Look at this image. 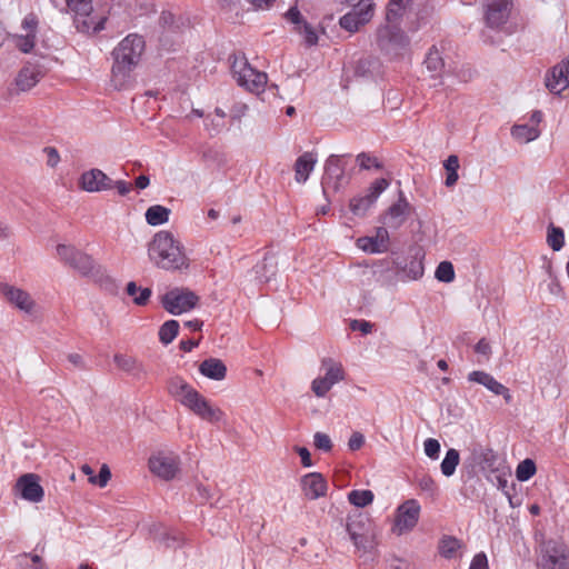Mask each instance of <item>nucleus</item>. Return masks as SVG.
I'll return each instance as SVG.
<instances>
[{
    "instance_id": "obj_1",
    "label": "nucleus",
    "mask_w": 569,
    "mask_h": 569,
    "mask_svg": "<svg viewBox=\"0 0 569 569\" xmlns=\"http://www.w3.org/2000/svg\"><path fill=\"white\" fill-rule=\"evenodd\" d=\"M144 47L143 38L131 33L113 48L111 51L112 64L109 82L113 90H128L133 86V72L141 61Z\"/></svg>"
},
{
    "instance_id": "obj_2",
    "label": "nucleus",
    "mask_w": 569,
    "mask_h": 569,
    "mask_svg": "<svg viewBox=\"0 0 569 569\" xmlns=\"http://www.w3.org/2000/svg\"><path fill=\"white\" fill-rule=\"evenodd\" d=\"M150 260L164 270H178L188 267L183 248L170 231L157 232L148 248Z\"/></svg>"
},
{
    "instance_id": "obj_3",
    "label": "nucleus",
    "mask_w": 569,
    "mask_h": 569,
    "mask_svg": "<svg viewBox=\"0 0 569 569\" xmlns=\"http://www.w3.org/2000/svg\"><path fill=\"white\" fill-rule=\"evenodd\" d=\"M376 44L385 57L398 59L409 51L410 39L396 23L387 22L377 29Z\"/></svg>"
},
{
    "instance_id": "obj_4",
    "label": "nucleus",
    "mask_w": 569,
    "mask_h": 569,
    "mask_svg": "<svg viewBox=\"0 0 569 569\" xmlns=\"http://www.w3.org/2000/svg\"><path fill=\"white\" fill-rule=\"evenodd\" d=\"M231 72L237 83L250 92L260 93L267 84V73L256 70L250 66L244 56H236Z\"/></svg>"
},
{
    "instance_id": "obj_5",
    "label": "nucleus",
    "mask_w": 569,
    "mask_h": 569,
    "mask_svg": "<svg viewBox=\"0 0 569 569\" xmlns=\"http://www.w3.org/2000/svg\"><path fill=\"white\" fill-rule=\"evenodd\" d=\"M68 10L73 13L76 28L80 32H99L104 29L106 18L92 17V0H66Z\"/></svg>"
},
{
    "instance_id": "obj_6",
    "label": "nucleus",
    "mask_w": 569,
    "mask_h": 569,
    "mask_svg": "<svg viewBox=\"0 0 569 569\" xmlns=\"http://www.w3.org/2000/svg\"><path fill=\"white\" fill-rule=\"evenodd\" d=\"M349 183L346 174V156L331 154L325 162V173L321 179L323 193L328 190L339 191Z\"/></svg>"
},
{
    "instance_id": "obj_7",
    "label": "nucleus",
    "mask_w": 569,
    "mask_h": 569,
    "mask_svg": "<svg viewBox=\"0 0 569 569\" xmlns=\"http://www.w3.org/2000/svg\"><path fill=\"white\" fill-rule=\"evenodd\" d=\"M346 530L357 549L366 550L372 539V523L368 515L355 511L347 518Z\"/></svg>"
},
{
    "instance_id": "obj_8",
    "label": "nucleus",
    "mask_w": 569,
    "mask_h": 569,
    "mask_svg": "<svg viewBox=\"0 0 569 569\" xmlns=\"http://www.w3.org/2000/svg\"><path fill=\"white\" fill-rule=\"evenodd\" d=\"M199 297L191 290L174 288L161 297V305L166 311L178 316L196 308Z\"/></svg>"
},
{
    "instance_id": "obj_9",
    "label": "nucleus",
    "mask_w": 569,
    "mask_h": 569,
    "mask_svg": "<svg viewBox=\"0 0 569 569\" xmlns=\"http://www.w3.org/2000/svg\"><path fill=\"white\" fill-rule=\"evenodd\" d=\"M321 368L326 371L325 376L318 377L311 382V390L319 398L325 397L336 383L345 379L342 365L331 358H323Z\"/></svg>"
},
{
    "instance_id": "obj_10",
    "label": "nucleus",
    "mask_w": 569,
    "mask_h": 569,
    "mask_svg": "<svg viewBox=\"0 0 569 569\" xmlns=\"http://www.w3.org/2000/svg\"><path fill=\"white\" fill-rule=\"evenodd\" d=\"M183 406L197 417L210 423H218L224 419V412L197 390L187 399Z\"/></svg>"
},
{
    "instance_id": "obj_11",
    "label": "nucleus",
    "mask_w": 569,
    "mask_h": 569,
    "mask_svg": "<svg viewBox=\"0 0 569 569\" xmlns=\"http://www.w3.org/2000/svg\"><path fill=\"white\" fill-rule=\"evenodd\" d=\"M57 254L61 261L83 276H88L93 271V259L72 246L59 244L57 247Z\"/></svg>"
},
{
    "instance_id": "obj_12",
    "label": "nucleus",
    "mask_w": 569,
    "mask_h": 569,
    "mask_svg": "<svg viewBox=\"0 0 569 569\" xmlns=\"http://www.w3.org/2000/svg\"><path fill=\"white\" fill-rule=\"evenodd\" d=\"M389 187L385 178L376 179L368 188L365 196L355 197L350 200V211L356 216H365L379 196Z\"/></svg>"
},
{
    "instance_id": "obj_13",
    "label": "nucleus",
    "mask_w": 569,
    "mask_h": 569,
    "mask_svg": "<svg viewBox=\"0 0 569 569\" xmlns=\"http://www.w3.org/2000/svg\"><path fill=\"white\" fill-rule=\"evenodd\" d=\"M13 490L21 499L33 503L41 502L44 497V490L40 485V477L31 472L20 476Z\"/></svg>"
},
{
    "instance_id": "obj_14",
    "label": "nucleus",
    "mask_w": 569,
    "mask_h": 569,
    "mask_svg": "<svg viewBox=\"0 0 569 569\" xmlns=\"http://www.w3.org/2000/svg\"><path fill=\"white\" fill-rule=\"evenodd\" d=\"M513 0H486L485 21L492 29L503 26L511 13Z\"/></svg>"
},
{
    "instance_id": "obj_15",
    "label": "nucleus",
    "mask_w": 569,
    "mask_h": 569,
    "mask_svg": "<svg viewBox=\"0 0 569 569\" xmlns=\"http://www.w3.org/2000/svg\"><path fill=\"white\" fill-rule=\"evenodd\" d=\"M0 295L7 302L24 313L31 315L36 309L37 303L34 299L22 288L9 283H0Z\"/></svg>"
},
{
    "instance_id": "obj_16",
    "label": "nucleus",
    "mask_w": 569,
    "mask_h": 569,
    "mask_svg": "<svg viewBox=\"0 0 569 569\" xmlns=\"http://www.w3.org/2000/svg\"><path fill=\"white\" fill-rule=\"evenodd\" d=\"M420 505L416 499H409L397 509L395 527L398 535L412 530L419 520Z\"/></svg>"
},
{
    "instance_id": "obj_17",
    "label": "nucleus",
    "mask_w": 569,
    "mask_h": 569,
    "mask_svg": "<svg viewBox=\"0 0 569 569\" xmlns=\"http://www.w3.org/2000/svg\"><path fill=\"white\" fill-rule=\"evenodd\" d=\"M541 569H569V551L562 543L549 541L542 555Z\"/></svg>"
},
{
    "instance_id": "obj_18",
    "label": "nucleus",
    "mask_w": 569,
    "mask_h": 569,
    "mask_svg": "<svg viewBox=\"0 0 569 569\" xmlns=\"http://www.w3.org/2000/svg\"><path fill=\"white\" fill-rule=\"evenodd\" d=\"M179 465V457L174 455L159 453L149 459L151 472L164 480H171L176 477Z\"/></svg>"
},
{
    "instance_id": "obj_19",
    "label": "nucleus",
    "mask_w": 569,
    "mask_h": 569,
    "mask_svg": "<svg viewBox=\"0 0 569 569\" xmlns=\"http://www.w3.org/2000/svg\"><path fill=\"white\" fill-rule=\"evenodd\" d=\"M79 186L87 192H101L113 189V180L100 169H90L80 176Z\"/></svg>"
},
{
    "instance_id": "obj_20",
    "label": "nucleus",
    "mask_w": 569,
    "mask_h": 569,
    "mask_svg": "<svg viewBox=\"0 0 569 569\" xmlns=\"http://www.w3.org/2000/svg\"><path fill=\"white\" fill-rule=\"evenodd\" d=\"M357 247L368 253H383L389 250L390 237L387 228L378 227L375 236L357 239Z\"/></svg>"
},
{
    "instance_id": "obj_21",
    "label": "nucleus",
    "mask_w": 569,
    "mask_h": 569,
    "mask_svg": "<svg viewBox=\"0 0 569 569\" xmlns=\"http://www.w3.org/2000/svg\"><path fill=\"white\" fill-rule=\"evenodd\" d=\"M46 74V69L39 63H26L16 77V87L18 91H29Z\"/></svg>"
},
{
    "instance_id": "obj_22",
    "label": "nucleus",
    "mask_w": 569,
    "mask_h": 569,
    "mask_svg": "<svg viewBox=\"0 0 569 569\" xmlns=\"http://www.w3.org/2000/svg\"><path fill=\"white\" fill-rule=\"evenodd\" d=\"M411 210V206L405 197L403 192L400 191L399 199L392 203L387 210L383 217V223L391 229L400 228L407 220Z\"/></svg>"
},
{
    "instance_id": "obj_23",
    "label": "nucleus",
    "mask_w": 569,
    "mask_h": 569,
    "mask_svg": "<svg viewBox=\"0 0 569 569\" xmlns=\"http://www.w3.org/2000/svg\"><path fill=\"white\" fill-rule=\"evenodd\" d=\"M546 87L552 93H560L569 87V59L556 64L547 73Z\"/></svg>"
},
{
    "instance_id": "obj_24",
    "label": "nucleus",
    "mask_w": 569,
    "mask_h": 569,
    "mask_svg": "<svg viewBox=\"0 0 569 569\" xmlns=\"http://www.w3.org/2000/svg\"><path fill=\"white\" fill-rule=\"evenodd\" d=\"M301 489L306 498L316 500L327 495L328 483L319 472H310L301 478Z\"/></svg>"
},
{
    "instance_id": "obj_25",
    "label": "nucleus",
    "mask_w": 569,
    "mask_h": 569,
    "mask_svg": "<svg viewBox=\"0 0 569 569\" xmlns=\"http://www.w3.org/2000/svg\"><path fill=\"white\" fill-rule=\"evenodd\" d=\"M373 14V4H367V7L352 8V11L348 12L340 18V27L355 32L360 26L367 23Z\"/></svg>"
},
{
    "instance_id": "obj_26",
    "label": "nucleus",
    "mask_w": 569,
    "mask_h": 569,
    "mask_svg": "<svg viewBox=\"0 0 569 569\" xmlns=\"http://www.w3.org/2000/svg\"><path fill=\"white\" fill-rule=\"evenodd\" d=\"M317 163V158L311 152H305L295 162V180L298 183H305L310 173L313 171Z\"/></svg>"
},
{
    "instance_id": "obj_27",
    "label": "nucleus",
    "mask_w": 569,
    "mask_h": 569,
    "mask_svg": "<svg viewBox=\"0 0 569 569\" xmlns=\"http://www.w3.org/2000/svg\"><path fill=\"white\" fill-rule=\"evenodd\" d=\"M199 372L211 380H223L227 376V367L218 358H208L199 366Z\"/></svg>"
},
{
    "instance_id": "obj_28",
    "label": "nucleus",
    "mask_w": 569,
    "mask_h": 569,
    "mask_svg": "<svg viewBox=\"0 0 569 569\" xmlns=\"http://www.w3.org/2000/svg\"><path fill=\"white\" fill-rule=\"evenodd\" d=\"M194 391L196 389L181 377H172L168 381V392L174 399H177L182 406L187 402V399H189Z\"/></svg>"
},
{
    "instance_id": "obj_29",
    "label": "nucleus",
    "mask_w": 569,
    "mask_h": 569,
    "mask_svg": "<svg viewBox=\"0 0 569 569\" xmlns=\"http://www.w3.org/2000/svg\"><path fill=\"white\" fill-rule=\"evenodd\" d=\"M117 367L134 378H141L146 371L143 366L133 357L117 353L113 357Z\"/></svg>"
},
{
    "instance_id": "obj_30",
    "label": "nucleus",
    "mask_w": 569,
    "mask_h": 569,
    "mask_svg": "<svg viewBox=\"0 0 569 569\" xmlns=\"http://www.w3.org/2000/svg\"><path fill=\"white\" fill-rule=\"evenodd\" d=\"M463 548L461 540L453 536L445 535L439 539L438 552L445 559L457 557L458 552Z\"/></svg>"
},
{
    "instance_id": "obj_31",
    "label": "nucleus",
    "mask_w": 569,
    "mask_h": 569,
    "mask_svg": "<svg viewBox=\"0 0 569 569\" xmlns=\"http://www.w3.org/2000/svg\"><path fill=\"white\" fill-rule=\"evenodd\" d=\"M468 381L482 385L483 387H486L489 391H491L495 395L497 392H502V390H501L502 383H500L498 380L495 379L493 376H491L490 373H488L486 371H481V370L471 371L468 375Z\"/></svg>"
},
{
    "instance_id": "obj_32",
    "label": "nucleus",
    "mask_w": 569,
    "mask_h": 569,
    "mask_svg": "<svg viewBox=\"0 0 569 569\" xmlns=\"http://www.w3.org/2000/svg\"><path fill=\"white\" fill-rule=\"evenodd\" d=\"M277 263L274 257L266 254L260 263L254 267V272L260 281L268 282L276 274Z\"/></svg>"
},
{
    "instance_id": "obj_33",
    "label": "nucleus",
    "mask_w": 569,
    "mask_h": 569,
    "mask_svg": "<svg viewBox=\"0 0 569 569\" xmlns=\"http://www.w3.org/2000/svg\"><path fill=\"white\" fill-rule=\"evenodd\" d=\"M511 136L515 140L521 143H528L540 136V130L536 126L515 124L511 128Z\"/></svg>"
},
{
    "instance_id": "obj_34",
    "label": "nucleus",
    "mask_w": 569,
    "mask_h": 569,
    "mask_svg": "<svg viewBox=\"0 0 569 569\" xmlns=\"http://www.w3.org/2000/svg\"><path fill=\"white\" fill-rule=\"evenodd\" d=\"M170 212H171L170 209H168L163 206H160V204L151 206L146 211V214H144L146 221L150 226L163 224V223L168 222Z\"/></svg>"
},
{
    "instance_id": "obj_35",
    "label": "nucleus",
    "mask_w": 569,
    "mask_h": 569,
    "mask_svg": "<svg viewBox=\"0 0 569 569\" xmlns=\"http://www.w3.org/2000/svg\"><path fill=\"white\" fill-rule=\"evenodd\" d=\"M410 1L411 0H390L386 11L387 22L397 23L403 16Z\"/></svg>"
},
{
    "instance_id": "obj_36",
    "label": "nucleus",
    "mask_w": 569,
    "mask_h": 569,
    "mask_svg": "<svg viewBox=\"0 0 569 569\" xmlns=\"http://www.w3.org/2000/svg\"><path fill=\"white\" fill-rule=\"evenodd\" d=\"M460 461V455L457 449L450 448L440 465V469L443 476L451 477L457 469Z\"/></svg>"
},
{
    "instance_id": "obj_37",
    "label": "nucleus",
    "mask_w": 569,
    "mask_h": 569,
    "mask_svg": "<svg viewBox=\"0 0 569 569\" xmlns=\"http://www.w3.org/2000/svg\"><path fill=\"white\" fill-rule=\"evenodd\" d=\"M126 292L133 298V302L138 306H146L151 297V289L139 288L133 281L127 284Z\"/></svg>"
},
{
    "instance_id": "obj_38",
    "label": "nucleus",
    "mask_w": 569,
    "mask_h": 569,
    "mask_svg": "<svg viewBox=\"0 0 569 569\" xmlns=\"http://www.w3.org/2000/svg\"><path fill=\"white\" fill-rule=\"evenodd\" d=\"M443 167L447 171L445 184L447 187H453L457 183L458 178H459V176H458L459 158L456 154H450L443 162Z\"/></svg>"
},
{
    "instance_id": "obj_39",
    "label": "nucleus",
    "mask_w": 569,
    "mask_h": 569,
    "mask_svg": "<svg viewBox=\"0 0 569 569\" xmlns=\"http://www.w3.org/2000/svg\"><path fill=\"white\" fill-rule=\"evenodd\" d=\"M425 64L426 68L430 72H433L435 74H439L442 71L445 62L441 57V53L435 46L429 49L427 57L425 59Z\"/></svg>"
},
{
    "instance_id": "obj_40",
    "label": "nucleus",
    "mask_w": 569,
    "mask_h": 569,
    "mask_svg": "<svg viewBox=\"0 0 569 569\" xmlns=\"http://www.w3.org/2000/svg\"><path fill=\"white\" fill-rule=\"evenodd\" d=\"M179 332V322L177 320L166 321L159 329V340L164 345L171 343Z\"/></svg>"
},
{
    "instance_id": "obj_41",
    "label": "nucleus",
    "mask_w": 569,
    "mask_h": 569,
    "mask_svg": "<svg viewBox=\"0 0 569 569\" xmlns=\"http://www.w3.org/2000/svg\"><path fill=\"white\" fill-rule=\"evenodd\" d=\"M547 243L553 251H559L565 244V232L560 227L550 224L547 232Z\"/></svg>"
},
{
    "instance_id": "obj_42",
    "label": "nucleus",
    "mask_w": 569,
    "mask_h": 569,
    "mask_svg": "<svg viewBox=\"0 0 569 569\" xmlns=\"http://www.w3.org/2000/svg\"><path fill=\"white\" fill-rule=\"evenodd\" d=\"M373 492L371 490H351L348 493V500L351 505L363 508L373 501Z\"/></svg>"
},
{
    "instance_id": "obj_43",
    "label": "nucleus",
    "mask_w": 569,
    "mask_h": 569,
    "mask_svg": "<svg viewBox=\"0 0 569 569\" xmlns=\"http://www.w3.org/2000/svg\"><path fill=\"white\" fill-rule=\"evenodd\" d=\"M473 453L479 459L483 469L496 470L495 463L497 461V453L491 448L480 447L478 450L475 449Z\"/></svg>"
},
{
    "instance_id": "obj_44",
    "label": "nucleus",
    "mask_w": 569,
    "mask_h": 569,
    "mask_svg": "<svg viewBox=\"0 0 569 569\" xmlns=\"http://www.w3.org/2000/svg\"><path fill=\"white\" fill-rule=\"evenodd\" d=\"M536 471L537 468L535 461L527 458L518 465L516 469V477L519 481H527L535 476Z\"/></svg>"
},
{
    "instance_id": "obj_45",
    "label": "nucleus",
    "mask_w": 569,
    "mask_h": 569,
    "mask_svg": "<svg viewBox=\"0 0 569 569\" xmlns=\"http://www.w3.org/2000/svg\"><path fill=\"white\" fill-rule=\"evenodd\" d=\"M435 277L441 282L449 283L455 279L453 264L450 261H442L438 264Z\"/></svg>"
},
{
    "instance_id": "obj_46",
    "label": "nucleus",
    "mask_w": 569,
    "mask_h": 569,
    "mask_svg": "<svg viewBox=\"0 0 569 569\" xmlns=\"http://www.w3.org/2000/svg\"><path fill=\"white\" fill-rule=\"evenodd\" d=\"M295 30L303 37V40L307 46L311 47L318 43V34L315 28L307 21L303 22V24H301L300 27L295 28Z\"/></svg>"
},
{
    "instance_id": "obj_47",
    "label": "nucleus",
    "mask_w": 569,
    "mask_h": 569,
    "mask_svg": "<svg viewBox=\"0 0 569 569\" xmlns=\"http://www.w3.org/2000/svg\"><path fill=\"white\" fill-rule=\"evenodd\" d=\"M423 270L425 269L422 262L416 259L410 260L403 268V272L406 273V278L408 280H418L422 277Z\"/></svg>"
},
{
    "instance_id": "obj_48",
    "label": "nucleus",
    "mask_w": 569,
    "mask_h": 569,
    "mask_svg": "<svg viewBox=\"0 0 569 569\" xmlns=\"http://www.w3.org/2000/svg\"><path fill=\"white\" fill-rule=\"evenodd\" d=\"M111 479V471L109 467L103 463L100 468L98 476H92L88 480L90 483L104 488Z\"/></svg>"
},
{
    "instance_id": "obj_49",
    "label": "nucleus",
    "mask_w": 569,
    "mask_h": 569,
    "mask_svg": "<svg viewBox=\"0 0 569 569\" xmlns=\"http://www.w3.org/2000/svg\"><path fill=\"white\" fill-rule=\"evenodd\" d=\"M36 33L17 37L16 46L23 53H29L34 47Z\"/></svg>"
},
{
    "instance_id": "obj_50",
    "label": "nucleus",
    "mask_w": 569,
    "mask_h": 569,
    "mask_svg": "<svg viewBox=\"0 0 569 569\" xmlns=\"http://www.w3.org/2000/svg\"><path fill=\"white\" fill-rule=\"evenodd\" d=\"M313 445L318 450L329 452L332 449V442L330 437L323 432H316L313 436Z\"/></svg>"
},
{
    "instance_id": "obj_51",
    "label": "nucleus",
    "mask_w": 569,
    "mask_h": 569,
    "mask_svg": "<svg viewBox=\"0 0 569 569\" xmlns=\"http://www.w3.org/2000/svg\"><path fill=\"white\" fill-rule=\"evenodd\" d=\"M357 162L359 167L363 170H369L371 167H375L376 169L382 168L381 163H379L377 158H373L366 152H361L357 156Z\"/></svg>"
},
{
    "instance_id": "obj_52",
    "label": "nucleus",
    "mask_w": 569,
    "mask_h": 569,
    "mask_svg": "<svg viewBox=\"0 0 569 569\" xmlns=\"http://www.w3.org/2000/svg\"><path fill=\"white\" fill-rule=\"evenodd\" d=\"M423 449L427 457L436 460L439 458L440 442L435 438H428L423 442Z\"/></svg>"
},
{
    "instance_id": "obj_53",
    "label": "nucleus",
    "mask_w": 569,
    "mask_h": 569,
    "mask_svg": "<svg viewBox=\"0 0 569 569\" xmlns=\"http://www.w3.org/2000/svg\"><path fill=\"white\" fill-rule=\"evenodd\" d=\"M284 19L295 24V28H298L300 27L301 24H303V22H306V20L303 19L301 12L299 11V9L297 7H291L286 13H284Z\"/></svg>"
},
{
    "instance_id": "obj_54",
    "label": "nucleus",
    "mask_w": 569,
    "mask_h": 569,
    "mask_svg": "<svg viewBox=\"0 0 569 569\" xmlns=\"http://www.w3.org/2000/svg\"><path fill=\"white\" fill-rule=\"evenodd\" d=\"M418 486L422 491L429 492L430 495H433L437 490V485L435 480L428 475H425L421 478H419Z\"/></svg>"
},
{
    "instance_id": "obj_55",
    "label": "nucleus",
    "mask_w": 569,
    "mask_h": 569,
    "mask_svg": "<svg viewBox=\"0 0 569 569\" xmlns=\"http://www.w3.org/2000/svg\"><path fill=\"white\" fill-rule=\"evenodd\" d=\"M469 569H489L488 558L485 552L473 556Z\"/></svg>"
},
{
    "instance_id": "obj_56",
    "label": "nucleus",
    "mask_w": 569,
    "mask_h": 569,
    "mask_svg": "<svg viewBox=\"0 0 569 569\" xmlns=\"http://www.w3.org/2000/svg\"><path fill=\"white\" fill-rule=\"evenodd\" d=\"M43 152L47 154V164L51 168H54L60 161L58 150L53 147H46Z\"/></svg>"
},
{
    "instance_id": "obj_57",
    "label": "nucleus",
    "mask_w": 569,
    "mask_h": 569,
    "mask_svg": "<svg viewBox=\"0 0 569 569\" xmlns=\"http://www.w3.org/2000/svg\"><path fill=\"white\" fill-rule=\"evenodd\" d=\"M365 443V437L360 432H353L348 441V447L351 451L359 450Z\"/></svg>"
},
{
    "instance_id": "obj_58",
    "label": "nucleus",
    "mask_w": 569,
    "mask_h": 569,
    "mask_svg": "<svg viewBox=\"0 0 569 569\" xmlns=\"http://www.w3.org/2000/svg\"><path fill=\"white\" fill-rule=\"evenodd\" d=\"M475 351L478 353V355H481L483 356L486 359L489 358L490 353H491V347H490V343L485 339H480L477 345L475 346Z\"/></svg>"
},
{
    "instance_id": "obj_59",
    "label": "nucleus",
    "mask_w": 569,
    "mask_h": 569,
    "mask_svg": "<svg viewBox=\"0 0 569 569\" xmlns=\"http://www.w3.org/2000/svg\"><path fill=\"white\" fill-rule=\"evenodd\" d=\"M372 323L366 320H353L351 322V329L352 330H359L363 335H368L372 331Z\"/></svg>"
},
{
    "instance_id": "obj_60",
    "label": "nucleus",
    "mask_w": 569,
    "mask_h": 569,
    "mask_svg": "<svg viewBox=\"0 0 569 569\" xmlns=\"http://www.w3.org/2000/svg\"><path fill=\"white\" fill-rule=\"evenodd\" d=\"M296 451L300 456L301 463H302L303 467H311L312 466L310 452H309V450L307 448H305V447H297Z\"/></svg>"
},
{
    "instance_id": "obj_61",
    "label": "nucleus",
    "mask_w": 569,
    "mask_h": 569,
    "mask_svg": "<svg viewBox=\"0 0 569 569\" xmlns=\"http://www.w3.org/2000/svg\"><path fill=\"white\" fill-rule=\"evenodd\" d=\"M113 188L117 189V191L120 196H126L131 191L132 187H131V183H129L127 181L118 180V181H113Z\"/></svg>"
},
{
    "instance_id": "obj_62",
    "label": "nucleus",
    "mask_w": 569,
    "mask_h": 569,
    "mask_svg": "<svg viewBox=\"0 0 569 569\" xmlns=\"http://www.w3.org/2000/svg\"><path fill=\"white\" fill-rule=\"evenodd\" d=\"M258 10H267L271 8L276 0H247Z\"/></svg>"
},
{
    "instance_id": "obj_63",
    "label": "nucleus",
    "mask_w": 569,
    "mask_h": 569,
    "mask_svg": "<svg viewBox=\"0 0 569 569\" xmlns=\"http://www.w3.org/2000/svg\"><path fill=\"white\" fill-rule=\"evenodd\" d=\"M67 359L70 363H72L76 368L83 369L84 368V361L81 355L79 353H69L67 356Z\"/></svg>"
},
{
    "instance_id": "obj_64",
    "label": "nucleus",
    "mask_w": 569,
    "mask_h": 569,
    "mask_svg": "<svg viewBox=\"0 0 569 569\" xmlns=\"http://www.w3.org/2000/svg\"><path fill=\"white\" fill-rule=\"evenodd\" d=\"M23 28L30 30L28 33H36L37 20L34 17H27L23 20Z\"/></svg>"
}]
</instances>
